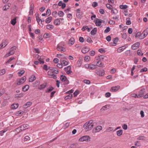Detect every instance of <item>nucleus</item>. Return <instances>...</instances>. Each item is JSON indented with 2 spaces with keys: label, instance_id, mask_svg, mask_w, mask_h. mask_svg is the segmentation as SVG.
I'll use <instances>...</instances> for the list:
<instances>
[{
  "label": "nucleus",
  "instance_id": "obj_1",
  "mask_svg": "<svg viewBox=\"0 0 148 148\" xmlns=\"http://www.w3.org/2000/svg\"><path fill=\"white\" fill-rule=\"evenodd\" d=\"M93 120H90L84 125L83 127L86 131L90 130L93 127Z\"/></svg>",
  "mask_w": 148,
  "mask_h": 148
},
{
  "label": "nucleus",
  "instance_id": "obj_2",
  "mask_svg": "<svg viewBox=\"0 0 148 148\" xmlns=\"http://www.w3.org/2000/svg\"><path fill=\"white\" fill-rule=\"evenodd\" d=\"M96 60L98 61L96 62V64H98L100 61H104L107 60V58L106 56L103 55H100L96 58Z\"/></svg>",
  "mask_w": 148,
  "mask_h": 148
},
{
  "label": "nucleus",
  "instance_id": "obj_3",
  "mask_svg": "<svg viewBox=\"0 0 148 148\" xmlns=\"http://www.w3.org/2000/svg\"><path fill=\"white\" fill-rule=\"evenodd\" d=\"M64 42H62L59 43L57 45V49L59 51L64 52L65 49L64 47Z\"/></svg>",
  "mask_w": 148,
  "mask_h": 148
},
{
  "label": "nucleus",
  "instance_id": "obj_4",
  "mask_svg": "<svg viewBox=\"0 0 148 148\" xmlns=\"http://www.w3.org/2000/svg\"><path fill=\"white\" fill-rule=\"evenodd\" d=\"M16 46H13L10 49L9 52L5 55V57H7L11 55L14 54L15 52V50L16 49Z\"/></svg>",
  "mask_w": 148,
  "mask_h": 148
},
{
  "label": "nucleus",
  "instance_id": "obj_5",
  "mask_svg": "<svg viewBox=\"0 0 148 148\" xmlns=\"http://www.w3.org/2000/svg\"><path fill=\"white\" fill-rule=\"evenodd\" d=\"M60 79L62 82H64V85H67L69 84V81L67 79L66 77L65 76L61 75L60 76Z\"/></svg>",
  "mask_w": 148,
  "mask_h": 148
},
{
  "label": "nucleus",
  "instance_id": "obj_6",
  "mask_svg": "<svg viewBox=\"0 0 148 148\" xmlns=\"http://www.w3.org/2000/svg\"><path fill=\"white\" fill-rule=\"evenodd\" d=\"M90 139V137L88 136H84L81 137L79 140V141L80 142L86 141H88Z\"/></svg>",
  "mask_w": 148,
  "mask_h": 148
},
{
  "label": "nucleus",
  "instance_id": "obj_7",
  "mask_svg": "<svg viewBox=\"0 0 148 148\" xmlns=\"http://www.w3.org/2000/svg\"><path fill=\"white\" fill-rule=\"evenodd\" d=\"M71 66H69L64 68V70L66 72L67 74L69 75L72 72V71H71Z\"/></svg>",
  "mask_w": 148,
  "mask_h": 148
},
{
  "label": "nucleus",
  "instance_id": "obj_8",
  "mask_svg": "<svg viewBox=\"0 0 148 148\" xmlns=\"http://www.w3.org/2000/svg\"><path fill=\"white\" fill-rule=\"evenodd\" d=\"M26 77H24L23 78H21L17 82L16 84L18 85H20L23 84L25 81Z\"/></svg>",
  "mask_w": 148,
  "mask_h": 148
},
{
  "label": "nucleus",
  "instance_id": "obj_9",
  "mask_svg": "<svg viewBox=\"0 0 148 148\" xmlns=\"http://www.w3.org/2000/svg\"><path fill=\"white\" fill-rule=\"evenodd\" d=\"M30 6L29 8V14L30 15H32L34 8V4L32 3L30 4Z\"/></svg>",
  "mask_w": 148,
  "mask_h": 148
},
{
  "label": "nucleus",
  "instance_id": "obj_10",
  "mask_svg": "<svg viewBox=\"0 0 148 148\" xmlns=\"http://www.w3.org/2000/svg\"><path fill=\"white\" fill-rule=\"evenodd\" d=\"M102 127L101 126H98L95 127L93 129L92 132L93 133H95L97 132H99L100 130H102Z\"/></svg>",
  "mask_w": 148,
  "mask_h": 148
},
{
  "label": "nucleus",
  "instance_id": "obj_11",
  "mask_svg": "<svg viewBox=\"0 0 148 148\" xmlns=\"http://www.w3.org/2000/svg\"><path fill=\"white\" fill-rule=\"evenodd\" d=\"M145 89L143 88L138 92V97H141L144 96Z\"/></svg>",
  "mask_w": 148,
  "mask_h": 148
},
{
  "label": "nucleus",
  "instance_id": "obj_12",
  "mask_svg": "<svg viewBox=\"0 0 148 148\" xmlns=\"http://www.w3.org/2000/svg\"><path fill=\"white\" fill-rule=\"evenodd\" d=\"M96 72L97 75L100 76H103L105 74V71L103 69L96 70Z\"/></svg>",
  "mask_w": 148,
  "mask_h": 148
},
{
  "label": "nucleus",
  "instance_id": "obj_13",
  "mask_svg": "<svg viewBox=\"0 0 148 148\" xmlns=\"http://www.w3.org/2000/svg\"><path fill=\"white\" fill-rule=\"evenodd\" d=\"M120 87L119 86L112 87L110 89V91L112 92H115L117 91L120 88Z\"/></svg>",
  "mask_w": 148,
  "mask_h": 148
},
{
  "label": "nucleus",
  "instance_id": "obj_14",
  "mask_svg": "<svg viewBox=\"0 0 148 148\" xmlns=\"http://www.w3.org/2000/svg\"><path fill=\"white\" fill-rule=\"evenodd\" d=\"M29 128V125L27 124H24L20 126L18 129H21V131L25 130Z\"/></svg>",
  "mask_w": 148,
  "mask_h": 148
},
{
  "label": "nucleus",
  "instance_id": "obj_15",
  "mask_svg": "<svg viewBox=\"0 0 148 148\" xmlns=\"http://www.w3.org/2000/svg\"><path fill=\"white\" fill-rule=\"evenodd\" d=\"M140 43L139 42H137L134 45H133L132 46V48L133 49L136 50L140 46Z\"/></svg>",
  "mask_w": 148,
  "mask_h": 148
},
{
  "label": "nucleus",
  "instance_id": "obj_16",
  "mask_svg": "<svg viewBox=\"0 0 148 148\" xmlns=\"http://www.w3.org/2000/svg\"><path fill=\"white\" fill-rule=\"evenodd\" d=\"M89 50V48L87 47H85L82 49V52L84 53H86L88 52Z\"/></svg>",
  "mask_w": 148,
  "mask_h": 148
},
{
  "label": "nucleus",
  "instance_id": "obj_17",
  "mask_svg": "<svg viewBox=\"0 0 148 148\" xmlns=\"http://www.w3.org/2000/svg\"><path fill=\"white\" fill-rule=\"evenodd\" d=\"M142 35H143V37L142 38H144L146 37L148 34V28H147L142 33Z\"/></svg>",
  "mask_w": 148,
  "mask_h": 148
},
{
  "label": "nucleus",
  "instance_id": "obj_18",
  "mask_svg": "<svg viewBox=\"0 0 148 148\" xmlns=\"http://www.w3.org/2000/svg\"><path fill=\"white\" fill-rule=\"evenodd\" d=\"M60 63H62V65H64V66L67 65L69 63V62H68L62 60H60Z\"/></svg>",
  "mask_w": 148,
  "mask_h": 148
},
{
  "label": "nucleus",
  "instance_id": "obj_19",
  "mask_svg": "<svg viewBox=\"0 0 148 148\" xmlns=\"http://www.w3.org/2000/svg\"><path fill=\"white\" fill-rule=\"evenodd\" d=\"M58 5L59 6H61L62 9L66 7V4L65 3H63L62 1H60L58 3Z\"/></svg>",
  "mask_w": 148,
  "mask_h": 148
},
{
  "label": "nucleus",
  "instance_id": "obj_20",
  "mask_svg": "<svg viewBox=\"0 0 148 148\" xmlns=\"http://www.w3.org/2000/svg\"><path fill=\"white\" fill-rule=\"evenodd\" d=\"M74 42L75 39L74 38L72 37L70 38L69 42H68V44L69 45H72L74 43Z\"/></svg>",
  "mask_w": 148,
  "mask_h": 148
},
{
  "label": "nucleus",
  "instance_id": "obj_21",
  "mask_svg": "<svg viewBox=\"0 0 148 148\" xmlns=\"http://www.w3.org/2000/svg\"><path fill=\"white\" fill-rule=\"evenodd\" d=\"M47 86V83H44L43 84L40 85L38 88L39 89L41 90L43 88H45Z\"/></svg>",
  "mask_w": 148,
  "mask_h": 148
},
{
  "label": "nucleus",
  "instance_id": "obj_22",
  "mask_svg": "<svg viewBox=\"0 0 148 148\" xmlns=\"http://www.w3.org/2000/svg\"><path fill=\"white\" fill-rule=\"evenodd\" d=\"M97 31V28L95 27L90 32L91 34L92 35H95L96 34Z\"/></svg>",
  "mask_w": 148,
  "mask_h": 148
},
{
  "label": "nucleus",
  "instance_id": "obj_23",
  "mask_svg": "<svg viewBox=\"0 0 148 148\" xmlns=\"http://www.w3.org/2000/svg\"><path fill=\"white\" fill-rule=\"evenodd\" d=\"M54 23L56 25H59L60 24V19L58 18L56 19L54 22Z\"/></svg>",
  "mask_w": 148,
  "mask_h": 148
},
{
  "label": "nucleus",
  "instance_id": "obj_24",
  "mask_svg": "<svg viewBox=\"0 0 148 148\" xmlns=\"http://www.w3.org/2000/svg\"><path fill=\"white\" fill-rule=\"evenodd\" d=\"M32 104V103L31 102H28L26 103V104H25L24 105V107L25 108H27L30 106Z\"/></svg>",
  "mask_w": 148,
  "mask_h": 148
},
{
  "label": "nucleus",
  "instance_id": "obj_25",
  "mask_svg": "<svg viewBox=\"0 0 148 148\" xmlns=\"http://www.w3.org/2000/svg\"><path fill=\"white\" fill-rule=\"evenodd\" d=\"M29 82H33L36 79V77L34 75H32L31 77L29 78Z\"/></svg>",
  "mask_w": 148,
  "mask_h": 148
},
{
  "label": "nucleus",
  "instance_id": "obj_26",
  "mask_svg": "<svg viewBox=\"0 0 148 148\" xmlns=\"http://www.w3.org/2000/svg\"><path fill=\"white\" fill-rule=\"evenodd\" d=\"M29 88V86L28 85H26L23 87V90L24 92H26L28 90Z\"/></svg>",
  "mask_w": 148,
  "mask_h": 148
},
{
  "label": "nucleus",
  "instance_id": "obj_27",
  "mask_svg": "<svg viewBox=\"0 0 148 148\" xmlns=\"http://www.w3.org/2000/svg\"><path fill=\"white\" fill-rule=\"evenodd\" d=\"M18 106V104H12L11 106V108L12 109H15L17 108Z\"/></svg>",
  "mask_w": 148,
  "mask_h": 148
},
{
  "label": "nucleus",
  "instance_id": "obj_28",
  "mask_svg": "<svg viewBox=\"0 0 148 148\" xmlns=\"http://www.w3.org/2000/svg\"><path fill=\"white\" fill-rule=\"evenodd\" d=\"M126 47L125 46H123L119 47L117 50V51L119 53L123 51Z\"/></svg>",
  "mask_w": 148,
  "mask_h": 148
},
{
  "label": "nucleus",
  "instance_id": "obj_29",
  "mask_svg": "<svg viewBox=\"0 0 148 148\" xmlns=\"http://www.w3.org/2000/svg\"><path fill=\"white\" fill-rule=\"evenodd\" d=\"M97 20H98L99 21L96 20L95 21V23L96 25L97 26H99L101 25V22H100V20L99 19H98V18L97 19Z\"/></svg>",
  "mask_w": 148,
  "mask_h": 148
},
{
  "label": "nucleus",
  "instance_id": "obj_30",
  "mask_svg": "<svg viewBox=\"0 0 148 148\" xmlns=\"http://www.w3.org/2000/svg\"><path fill=\"white\" fill-rule=\"evenodd\" d=\"M16 17L12 19L11 21V24L13 25H14L16 23Z\"/></svg>",
  "mask_w": 148,
  "mask_h": 148
},
{
  "label": "nucleus",
  "instance_id": "obj_31",
  "mask_svg": "<svg viewBox=\"0 0 148 148\" xmlns=\"http://www.w3.org/2000/svg\"><path fill=\"white\" fill-rule=\"evenodd\" d=\"M122 134L123 130H119L116 132V134L118 136H121Z\"/></svg>",
  "mask_w": 148,
  "mask_h": 148
},
{
  "label": "nucleus",
  "instance_id": "obj_32",
  "mask_svg": "<svg viewBox=\"0 0 148 148\" xmlns=\"http://www.w3.org/2000/svg\"><path fill=\"white\" fill-rule=\"evenodd\" d=\"M52 18L51 16H50L47 18L46 19V22L47 23H50L51 21L52 20Z\"/></svg>",
  "mask_w": 148,
  "mask_h": 148
},
{
  "label": "nucleus",
  "instance_id": "obj_33",
  "mask_svg": "<svg viewBox=\"0 0 148 148\" xmlns=\"http://www.w3.org/2000/svg\"><path fill=\"white\" fill-rule=\"evenodd\" d=\"M53 89L54 88L53 87L48 88L47 90H45V92L46 93H49L53 90Z\"/></svg>",
  "mask_w": 148,
  "mask_h": 148
},
{
  "label": "nucleus",
  "instance_id": "obj_34",
  "mask_svg": "<svg viewBox=\"0 0 148 148\" xmlns=\"http://www.w3.org/2000/svg\"><path fill=\"white\" fill-rule=\"evenodd\" d=\"M82 59H79L77 62V65L78 67H80L82 65Z\"/></svg>",
  "mask_w": 148,
  "mask_h": 148
},
{
  "label": "nucleus",
  "instance_id": "obj_35",
  "mask_svg": "<svg viewBox=\"0 0 148 148\" xmlns=\"http://www.w3.org/2000/svg\"><path fill=\"white\" fill-rule=\"evenodd\" d=\"M50 68H51V67H49L48 69H49L51 71H48V74L51 73V72L53 73L55 71V68H52V69H50Z\"/></svg>",
  "mask_w": 148,
  "mask_h": 148
},
{
  "label": "nucleus",
  "instance_id": "obj_36",
  "mask_svg": "<svg viewBox=\"0 0 148 148\" xmlns=\"http://www.w3.org/2000/svg\"><path fill=\"white\" fill-rule=\"evenodd\" d=\"M6 72V70L5 69H3L0 70V76L4 74Z\"/></svg>",
  "mask_w": 148,
  "mask_h": 148
},
{
  "label": "nucleus",
  "instance_id": "obj_37",
  "mask_svg": "<svg viewBox=\"0 0 148 148\" xmlns=\"http://www.w3.org/2000/svg\"><path fill=\"white\" fill-rule=\"evenodd\" d=\"M72 94H69L68 95L66 96L65 97V100H67L68 99H70L72 98Z\"/></svg>",
  "mask_w": 148,
  "mask_h": 148
},
{
  "label": "nucleus",
  "instance_id": "obj_38",
  "mask_svg": "<svg viewBox=\"0 0 148 148\" xmlns=\"http://www.w3.org/2000/svg\"><path fill=\"white\" fill-rule=\"evenodd\" d=\"M53 26L52 25H48L47 26L46 28L48 29H53Z\"/></svg>",
  "mask_w": 148,
  "mask_h": 148
},
{
  "label": "nucleus",
  "instance_id": "obj_39",
  "mask_svg": "<svg viewBox=\"0 0 148 148\" xmlns=\"http://www.w3.org/2000/svg\"><path fill=\"white\" fill-rule=\"evenodd\" d=\"M97 67L96 65H94L93 64H90V69L91 70L96 69Z\"/></svg>",
  "mask_w": 148,
  "mask_h": 148
},
{
  "label": "nucleus",
  "instance_id": "obj_40",
  "mask_svg": "<svg viewBox=\"0 0 148 148\" xmlns=\"http://www.w3.org/2000/svg\"><path fill=\"white\" fill-rule=\"evenodd\" d=\"M126 24L127 25H130L131 24V23L130 21V19L129 18H126Z\"/></svg>",
  "mask_w": 148,
  "mask_h": 148
},
{
  "label": "nucleus",
  "instance_id": "obj_41",
  "mask_svg": "<svg viewBox=\"0 0 148 148\" xmlns=\"http://www.w3.org/2000/svg\"><path fill=\"white\" fill-rule=\"evenodd\" d=\"M119 7L121 9H125L128 8V6L126 5H121L119 6Z\"/></svg>",
  "mask_w": 148,
  "mask_h": 148
},
{
  "label": "nucleus",
  "instance_id": "obj_42",
  "mask_svg": "<svg viewBox=\"0 0 148 148\" xmlns=\"http://www.w3.org/2000/svg\"><path fill=\"white\" fill-rule=\"evenodd\" d=\"M23 113V112L22 111H19L16 112V116H19L22 114Z\"/></svg>",
  "mask_w": 148,
  "mask_h": 148
},
{
  "label": "nucleus",
  "instance_id": "obj_43",
  "mask_svg": "<svg viewBox=\"0 0 148 148\" xmlns=\"http://www.w3.org/2000/svg\"><path fill=\"white\" fill-rule=\"evenodd\" d=\"M83 14V13L82 12H81L80 13H76V16L77 18H80L81 16Z\"/></svg>",
  "mask_w": 148,
  "mask_h": 148
},
{
  "label": "nucleus",
  "instance_id": "obj_44",
  "mask_svg": "<svg viewBox=\"0 0 148 148\" xmlns=\"http://www.w3.org/2000/svg\"><path fill=\"white\" fill-rule=\"evenodd\" d=\"M58 14L59 17H62L64 14V13L62 11H59Z\"/></svg>",
  "mask_w": 148,
  "mask_h": 148
},
{
  "label": "nucleus",
  "instance_id": "obj_45",
  "mask_svg": "<svg viewBox=\"0 0 148 148\" xmlns=\"http://www.w3.org/2000/svg\"><path fill=\"white\" fill-rule=\"evenodd\" d=\"M86 41L89 43H91L93 42V41L92 40L91 38L89 37H87L86 39Z\"/></svg>",
  "mask_w": 148,
  "mask_h": 148
},
{
  "label": "nucleus",
  "instance_id": "obj_46",
  "mask_svg": "<svg viewBox=\"0 0 148 148\" xmlns=\"http://www.w3.org/2000/svg\"><path fill=\"white\" fill-rule=\"evenodd\" d=\"M118 40L119 38L118 37H116L113 39V41L114 42V44H115L116 45Z\"/></svg>",
  "mask_w": 148,
  "mask_h": 148
},
{
  "label": "nucleus",
  "instance_id": "obj_47",
  "mask_svg": "<svg viewBox=\"0 0 148 148\" xmlns=\"http://www.w3.org/2000/svg\"><path fill=\"white\" fill-rule=\"evenodd\" d=\"M109 106L108 105H106L103 106L101 109V110L102 111L103 110H105V109H106L108 107H109Z\"/></svg>",
  "mask_w": 148,
  "mask_h": 148
},
{
  "label": "nucleus",
  "instance_id": "obj_48",
  "mask_svg": "<svg viewBox=\"0 0 148 148\" xmlns=\"http://www.w3.org/2000/svg\"><path fill=\"white\" fill-rule=\"evenodd\" d=\"M110 30V28L109 27H107L106 29L104 31V32L105 33H107L109 32Z\"/></svg>",
  "mask_w": 148,
  "mask_h": 148
},
{
  "label": "nucleus",
  "instance_id": "obj_49",
  "mask_svg": "<svg viewBox=\"0 0 148 148\" xmlns=\"http://www.w3.org/2000/svg\"><path fill=\"white\" fill-rule=\"evenodd\" d=\"M79 90H76L73 93L74 96L76 97L79 93Z\"/></svg>",
  "mask_w": 148,
  "mask_h": 148
},
{
  "label": "nucleus",
  "instance_id": "obj_50",
  "mask_svg": "<svg viewBox=\"0 0 148 148\" xmlns=\"http://www.w3.org/2000/svg\"><path fill=\"white\" fill-rule=\"evenodd\" d=\"M25 73V71L24 70H21L20 71L18 72V74L19 76H21Z\"/></svg>",
  "mask_w": 148,
  "mask_h": 148
},
{
  "label": "nucleus",
  "instance_id": "obj_51",
  "mask_svg": "<svg viewBox=\"0 0 148 148\" xmlns=\"http://www.w3.org/2000/svg\"><path fill=\"white\" fill-rule=\"evenodd\" d=\"M106 6L107 8L109 10H111L112 8V6L109 3L106 4Z\"/></svg>",
  "mask_w": 148,
  "mask_h": 148
},
{
  "label": "nucleus",
  "instance_id": "obj_52",
  "mask_svg": "<svg viewBox=\"0 0 148 148\" xmlns=\"http://www.w3.org/2000/svg\"><path fill=\"white\" fill-rule=\"evenodd\" d=\"M114 129V128L112 127H109L108 128L106 129V131L108 132H109L111 131H112Z\"/></svg>",
  "mask_w": 148,
  "mask_h": 148
},
{
  "label": "nucleus",
  "instance_id": "obj_53",
  "mask_svg": "<svg viewBox=\"0 0 148 148\" xmlns=\"http://www.w3.org/2000/svg\"><path fill=\"white\" fill-rule=\"evenodd\" d=\"M84 82L87 84H90V82L89 80L85 79L84 80Z\"/></svg>",
  "mask_w": 148,
  "mask_h": 148
},
{
  "label": "nucleus",
  "instance_id": "obj_54",
  "mask_svg": "<svg viewBox=\"0 0 148 148\" xmlns=\"http://www.w3.org/2000/svg\"><path fill=\"white\" fill-rule=\"evenodd\" d=\"M36 18L37 22L39 24V23L41 21V19L39 18L38 14L36 15Z\"/></svg>",
  "mask_w": 148,
  "mask_h": 148
},
{
  "label": "nucleus",
  "instance_id": "obj_55",
  "mask_svg": "<svg viewBox=\"0 0 148 148\" xmlns=\"http://www.w3.org/2000/svg\"><path fill=\"white\" fill-rule=\"evenodd\" d=\"M147 71V69L146 67H144L140 71V72H146Z\"/></svg>",
  "mask_w": 148,
  "mask_h": 148
},
{
  "label": "nucleus",
  "instance_id": "obj_56",
  "mask_svg": "<svg viewBox=\"0 0 148 148\" xmlns=\"http://www.w3.org/2000/svg\"><path fill=\"white\" fill-rule=\"evenodd\" d=\"M90 59V57L89 56H86L85 57L84 60L86 61H88Z\"/></svg>",
  "mask_w": 148,
  "mask_h": 148
},
{
  "label": "nucleus",
  "instance_id": "obj_57",
  "mask_svg": "<svg viewBox=\"0 0 148 148\" xmlns=\"http://www.w3.org/2000/svg\"><path fill=\"white\" fill-rule=\"evenodd\" d=\"M57 12L56 11L53 12L52 13V15L55 18L57 17Z\"/></svg>",
  "mask_w": 148,
  "mask_h": 148
},
{
  "label": "nucleus",
  "instance_id": "obj_58",
  "mask_svg": "<svg viewBox=\"0 0 148 148\" xmlns=\"http://www.w3.org/2000/svg\"><path fill=\"white\" fill-rule=\"evenodd\" d=\"M38 61L40 64H43L44 63V60L41 58L38 59Z\"/></svg>",
  "mask_w": 148,
  "mask_h": 148
},
{
  "label": "nucleus",
  "instance_id": "obj_59",
  "mask_svg": "<svg viewBox=\"0 0 148 148\" xmlns=\"http://www.w3.org/2000/svg\"><path fill=\"white\" fill-rule=\"evenodd\" d=\"M30 138L28 136H26L24 138V140L25 141H28L30 140Z\"/></svg>",
  "mask_w": 148,
  "mask_h": 148
},
{
  "label": "nucleus",
  "instance_id": "obj_60",
  "mask_svg": "<svg viewBox=\"0 0 148 148\" xmlns=\"http://www.w3.org/2000/svg\"><path fill=\"white\" fill-rule=\"evenodd\" d=\"M8 8H9L7 6V5H5L3 7V10L4 11H6Z\"/></svg>",
  "mask_w": 148,
  "mask_h": 148
},
{
  "label": "nucleus",
  "instance_id": "obj_61",
  "mask_svg": "<svg viewBox=\"0 0 148 148\" xmlns=\"http://www.w3.org/2000/svg\"><path fill=\"white\" fill-rule=\"evenodd\" d=\"M111 94L109 92H106L105 94V96L106 97H109L111 96Z\"/></svg>",
  "mask_w": 148,
  "mask_h": 148
},
{
  "label": "nucleus",
  "instance_id": "obj_62",
  "mask_svg": "<svg viewBox=\"0 0 148 148\" xmlns=\"http://www.w3.org/2000/svg\"><path fill=\"white\" fill-rule=\"evenodd\" d=\"M127 35L126 33H124L122 35V37L123 38L125 39L126 38Z\"/></svg>",
  "mask_w": 148,
  "mask_h": 148
},
{
  "label": "nucleus",
  "instance_id": "obj_63",
  "mask_svg": "<svg viewBox=\"0 0 148 148\" xmlns=\"http://www.w3.org/2000/svg\"><path fill=\"white\" fill-rule=\"evenodd\" d=\"M79 40L81 42H83L84 41V39L82 37H79Z\"/></svg>",
  "mask_w": 148,
  "mask_h": 148
},
{
  "label": "nucleus",
  "instance_id": "obj_64",
  "mask_svg": "<svg viewBox=\"0 0 148 148\" xmlns=\"http://www.w3.org/2000/svg\"><path fill=\"white\" fill-rule=\"evenodd\" d=\"M106 39L108 42H109L111 40V37L110 36H108L106 37Z\"/></svg>",
  "mask_w": 148,
  "mask_h": 148
}]
</instances>
